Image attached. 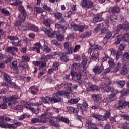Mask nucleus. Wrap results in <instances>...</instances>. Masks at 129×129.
Here are the masks:
<instances>
[{
    "label": "nucleus",
    "instance_id": "f257e3e1",
    "mask_svg": "<svg viewBox=\"0 0 129 129\" xmlns=\"http://www.w3.org/2000/svg\"><path fill=\"white\" fill-rule=\"evenodd\" d=\"M88 60L85 57H82V61L80 63L75 62L72 66L71 75L72 77L76 78L77 80L81 79V76H83L85 79H88L89 73L86 71L87 61Z\"/></svg>",
    "mask_w": 129,
    "mask_h": 129
},
{
    "label": "nucleus",
    "instance_id": "f03ea898",
    "mask_svg": "<svg viewBox=\"0 0 129 129\" xmlns=\"http://www.w3.org/2000/svg\"><path fill=\"white\" fill-rule=\"evenodd\" d=\"M64 96L66 98H69V97H70V92H68L66 91H57L54 93L52 97H55L56 99L57 100L56 103H58L62 101V99L60 97V96Z\"/></svg>",
    "mask_w": 129,
    "mask_h": 129
},
{
    "label": "nucleus",
    "instance_id": "7ed1b4c3",
    "mask_svg": "<svg viewBox=\"0 0 129 129\" xmlns=\"http://www.w3.org/2000/svg\"><path fill=\"white\" fill-rule=\"evenodd\" d=\"M71 28L72 30L74 31V32L82 33V32H84V29H88V26L77 25L75 23L73 22L71 24Z\"/></svg>",
    "mask_w": 129,
    "mask_h": 129
},
{
    "label": "nucleus",
    "instance_id": "20e7f679",
    "mask_svg": "<svg viewBox=\"0 0 129 129\" xmlns=\"http://www.w3.org/2000/svg\"><path fill=\"white\" fill-rule=\"evenodd\" d=\"M18 99H19V98L16 96V95H13L9 98L6 97L5 96L3 97V100L4 103H8V102H9L8 103V106H9L10 107H11L12 106V103H13V104H16V103H18V101H17ZM12 101H13V102L11 103Z\"/></svg>",
    "mask_w": 129,
    "mask_h": 129
},
{
    "label": "nucleus",
    "instance_id": "39448f33",
    "mask_svg": "<svg viewBox=\"0 0 129 129\" xmlns=\"http://www.w3.org/2000/svg\"><path fill=\"white\" fill-rule=\"evenodd\" d=\"M18 11H20L21 14L19 16V19L21 21H25L26 20V17H27V12L24 6L22 4L20 5L18 7Z\"/></svg>",
    "mask_w": 129,
    "mask_h": 129
},
{
    "label": "nucleus",
    "instance_id": "423d86ee",
    "mask_svg": "<svg viewBox=\"0 0 129 129\" xmlns=\"http://www.w3.org/2000/svg\"><path fill=\"white\" fill-rule=\"evenodd\" d=\"M81 6L85 9H91L93 7V2L90 0H82Z\"/></svg>",
    "mask_w": 129,
    "mask_h": 129
},
{
    "label": "nucleus",
    "instance_id": "0eeeda50",
    "mask_svg": "<svg viewBox=\"0 0 129 129\" xmlns=\"http://www.w3.org/2000/svg\"><path fill=\"white\" fill-rule=\"evenodd\" d=\"M52 115H53V113H52L51 109L47 108L45 112L40 116V118L41 119H49L51 118Z\"/></svg>",
    "mask_w": 129,
    "mask_h": 129
},
{
    "label": "nucleus",
    "instance_id": "6e6552de",
    "mask_svg": "<svg viewBox=\"0 0 129 129\" xmlns=\"http://www.w3.org/2000/svg\"><path fill=\"white\" fill-rule=\"evenodd\" d=\"M42 100L43 103H49V101H50V103L52 104H54V103H57L58 100L56 99L55 97H51L48 96H46L45 97L42 98Z\"/></svg>",
    "mask_w": 129,
    "mask_h": 129
},
{
    "label": "nucleus",
    "instance_id": "1a4fd4ad",
    "mask_svg": "<svg viewBox=\"0 0 129 129\" xmlns=\"http://www.w3.org/2000/svg\"><path fill=\"white\" fill-rule=\"evenodd\" d=\"M41 31L44 32L46 35H47L49 38H55V36L57 35V32L54 31L53 32H51V31L47 28H42Z\"/></svg>",
    "mask_w": 129,
    "mask_h": 129
},
{
    "label": "nucleus",
    "instance_id": "9d476101",
    "mask_svg": "<svg viewBox=\"0 0 129 129\" xmlns=\"http://www.w3.org/2000/svg\"><path fill=\"white\" fill-rule=\"evenodd\" d=\"M104 70V66L103 63H102L101 66H96L93 69V71L95 74H100L102 71Z\"/></svg>",
    "mask_w": 129,
    "mask_h": 129
},
{
    "label": "nucleus",
    "instance_id": "9b49d317",
    "mask_svg": "<svg viewBox=\"0 0 129 129\" xmlns=\"http://www.w3.org/2000/svg\"><path fill=\"white\" fill-rule=\"evenodd\" d=\"M55 55H58L60 56V59L62 62L66 63L69 61V57L66 55V54L62 52H55Z\"/></svg>",
    "mask_w": 129,
    "mask_h": 129
},
{
    "label": "nucleus",
    "instance_id": "f8f14e48",
    "mask_svg": "<svg viewBox=\"0 0 129 129\" xmlns=\"http://www.w3.org/2000/svg\"><path fill=\"white\" fill-rule=\"evenodd\" d=\"M6 51L7 53H10L12 56H16V53L19 52V48L16 47H7L6 48Z\"/></svg>",
    "mask_w": 129,
    "mask_h": 129
},
{
    "label": "nucleus",
    "instance_id": "ddd939ff",
    "mask_svg": "<svg viewBox=\"0 0 129 129\" xmlns=\"http://www.w3.org/2000/svg\"><path fill=\"white\" fill-rule=\"evenodd\" d=\"M100 87L103 90H104L106 92H109V91H111V92H113L114 91V88H111L110 86L104 84L102 83L100 85Z\"/></svg>",
    "mask_w": 129,
    "mask_h": 129
},
{
    "label": "nucleus",
    "instance_id": "4468645a",
    "mask_svg": "<svg viewBox=\"0 0 129 129\" xmlns=\"http://www.w3.org/2000/svg\"><path fill=\"white\" fill-rule=\"evenodd\" d=\"M119 106L117 107L118 109H122L125 106H128V103L125 100L121 99L118 101Z\"/></svg>",
    "mask_w": 129,
    "mask_h": 129
},
{
    "label": "nucleus",
    "instance_id": "2eb2a0df",
    "mask_svg": "<svg viewBox=\"0 0 129 129\" xmlns=\"http://www.w3.org/2000/svg\"><path fill=\"white\" fill-rule=\"evenodd\" d=\"M92 98L94 99L95 102L97 103L98 105L100 104V99H101V94H93L92 95Z\"/></svg>",
    "mask_w": 129,
    "mask_h": 129
},
{
    "label": "nucleus",
    "instance_id": "dca6fc26",
    "mask_svg": "<svg viewBox=\"0 0 129 129\" xmlns=\"http://www.w3.org/2000/svg\"><path fill=\"white\" fill-rule=\"evenodd\" d=\"M112 37V32L110 31H108L103 39V43L105 45V44H107V42H108V40L110 39V38Z\"/></svg>",
    "mask_w": 129,
    "mask_h": 129
},
{
    "label": "nucleus",
    "instance_id": "f3484780",
    "mask_svg": "<svg viewBox=\"0 0 129 129\" xmlns=\"http://www.w3.org/2000/svg\"><path fill=\"white\" fill-rule=\"evenodd\" d=\"M35 47H32V51H36L37 53L38 54L40 53V52H41V48H42V45H41V43L40 42H37L35 44Z\"/></svg>",
    "mask_w": 129,
    "mask_h": 129
},
{
    "label": "nucleus",
    "instance_id": "a211bd4d",
    "mask_svg": "<svg viewBox=\"0 0 129 129\" xmlns=\"http://www.w3.org/2000/svg\"><path fill=\"white\" fill-rule=\"evenodd\" d=\"M24 107H25V108H27V109H29V110H31V111H32V112L37 114V109L32 108L31 104H29L28 102L25 103V104L24 105Z\"/></svg>",
    "mask_w": 129,
    "mask_h": 129
},
{
    "label": "nucleus",
    "instance_id": "6ab92c4d",
    "mask_svg": "<svg viewBox=\"0 0 129 129\" xmlns=\"http://www.w3.org/2000/svg\"><path fill=\"white\" fill-rule=\"evenodd\" d=\"M102 49V47L101 45H94L93 47V54H99V51Z\"/></svg>",
    "mask_w": 129,
    "mask_h": 129
},
{
    "label": "nucleus",
    "instance_id": "aec40b11",
    "mask_svg": "<svg viewBox=\"0 0 129 129\" xmlns=\"http://www.w3.org/2000/svg\"><path fill=\"white\" fill-rule=\"evenodd\" d=\"M78 108L81 109L82 111H85L87 110L88 107V104L87 102L84 103V104H79L78 105Z\"/></svg>",
    "mask_w": 129,
    "mask_h": 129
},
{
    "label": "nucleus",
    "instance_id": "412c9836",
    "mask_svg": "<svg viewBox=\"0 0 129 129\" xmlns=\"http://www.w3.org/2000/svg\"><path fill=\"white\" fill-rule=\"evenodd\" d=\"M86 127L87 128V129H98L97 128L96 125L92 123L90 121L87 122L86 124Z\"/></svg>",
    "mask_w": 129,
    "mask_h": 129
},
{
    "label": "nucleus",
    "instance_id": "4be33fe9",
    "mask_svg": "<svg viewBox=\"0 0 129 129\" xmlns=\"http://www.w3.org/2000/svg\"><path fill=\"white\" fill-rule=\"evenodd\" d=\"M29 89L31 94H33V95H36V94H37V92L39 91V88L35 86L30 87Z\"/></svg>",
    "mask_w": 129,
    "mask_h": 129
},
{
    "label": "nucleus",
    "instance_id": "5701e85b",
    "mask_svg": "<svg viewBox=\"0 0 129 129\" xmlns=\"http://www.w3.org/2000/svg\"><path fill=\"white\" fill-rule=\"evenodd\" d=\"M31 122L32 123H37V122H39V123H47V120L34 118L31 119Z\"/></svg>",
    "mask_w": 129,
    "mask_h": 129
},
{
    "label": "nucleus",
    "instance_id": "b1692460",
    "mask_svg": "<svg viewBox=\"0 0 129 129\" xmlns=\"http://www.w3.org/2000/svg\"><path fill=\"white\" fill-rule=\"evenodd\" d=\"M111 54L112 56H116V60H118L119 59V56H121V55L118 52V51H116L113 49H112L111 51Z\"/></svg>",
    "mask_w": 129,
    "mask_h": 129
},
{
    "label": "nucleus",
    "instance_id": "393cba45",
    "mask_svg": "<svg viewBox=\"0 0 129 129\" xmlns=\"http://www.w3.org/2000/svg\"><path fill=\"white\" fill-rule=\"evenodd\" d=\"M55 26V28L58 30H62V31H66V30H67V27L65 25L59 24V23H56Z\"/></svg>",
    "mask_w": 129,
    "mask_h": 129
},
{
    "label": "nucleus",
    "instance_id": "a878e982",
    "mask_svg": "<svg viewBox=\"0 0 129 129\" xmlns=\"http://www.w3.org/2000/svg\"><path fill=\"white\" fill-rule=\"evenodd\" d=\"M91 61H95V62H98L99 61V54L93 53L90 57Z\"/></svg>",
    "mask_w": 129,
    "mask_h": 129
},
{
    "label": "nucleus",
    "instance_id": "bb28decb",
    "mask_svg": "<svg viewBox=\"0 0 129 129\" xmlns=\"http://www.w3.org/2000/svg\"><path fill=\"white\" fill-rule=\"evenodd\" d=\"M122 29H123V26H122V24L118 25L116 26V29L113 31L114 35H117V34L120 32V30H122Z\"/></svg>",
    "mask_w": 129,
    "mask_h": 129
},
{
    "label": "nucleus",
    "instance_id": "cd10ccee",
    "mask_svg": "<svg viewBox=\"0 0 129 129\" xmlns=\"http://www.w3.org/2000/svg\"><path fill=\"white\" fill-rule=\"evenodd\" d=\"M111 12L113 14H119L120 13V8L118 6H114L111 8Z\"/></svg>",
    "mask_w": 129,
    "mask_h": 129
},
{
    "label": "nucleus",
    "instance_id": "c85d7f7f",
    "mask_svg": "<svg viewBox=\"0 0 129 129\" xmlns=\"http://www.w3.org/2000/svg\"><path fill=\"white\" fill-rule=\"evenodd\" d=\"M102 20V17L100 16L99 14H97L93 18V23H97L98 22H101Z\"/></svg>",
    "mask_w": 129,
    "mask_h": 129
},
{
    "label": "nucleus",
    "instance_id": "c756f323",
    "mask_svg": "<svg viewBox=\"0 0 129 129\" xmlns=\"http://www.w3.org/2000/svg\"><path fill=\"white\" fill-rule=\"evenodd\" d=\"M29 29L34 32H39V28L34 24H29L28 25Z\"/></svg>",
    "mask_w": 129,
    "mask_h": 129
},
{
    "label": "nucleus",
    "instance_id": "7c9ffc66",
    "mask_svg": "<svg viewBox=\"0 0 129 129\" xmlns=\"http://www.w3.org/2000/svg\"><path fill=\"white\" fill-rule=\"evenodd\" d=\"M51 55H50L49 54H48L47 55H43L41 57V61H40V62H44L46 63V62L48 61V59H51Z\"/></svg>",
    "mask_w": 129,
    "mask_h": 129
},
{
    "label": "nucleus",
    "instance_id": "2f4dec72",
    "mask_svg": "<svg viewBox=\"0 0 129 129\" xmlns=\"http://www.w3.org/2000/svg\"><path fill=\"white\" fill-rule=\"evenodd\" d=\"M128 72V70H127V67L126 65H124L121 70V74L122 75H126Z\"/></svg>",
    "mask_w": 129,
    "mask_h": 129
},
{
    "label": "nucleus",
    "instance_id": "473e14b6",
    "mask_svg": "<svg viewBox=\"0 0 129 129\" xmlns=\"http://www.w3.org/2000/svg\"><path fill=\"white\" fill-rule=\"evenodd\" d=\"M43 24L46 26L47 28H50L51 27V23H52V20L50 19H47L46 20H45L42 22Z\"/></svg>",
    "mask_w": 129,
    "mask_h": 129
},
{
    "label": "nucleus",
    "instance_id": "72a5a7b5",
    "mask_svg": "<svg viewBox=\"0 0 129 129\" xmlns=\"http://www.w3.org/2000/svg\"><path fill=\"white\" fill-rule=\"evenodd\" d=\"M123 42H129V34H125L124 35L120 34Z\"/></svg>",
    "mask_w": 129,
    "mask_h": 129
},
{
    "label": "nucleus",
    "instance_id": "f704fd0d",
    "mask_svg": "<svg viewBox=\"0 0 129 129\" xmlns=\"http://www.w3.org/2000/svg\"><path fill=\"white\" fill-rule=\"evenodd\" d=\"M13 2H15L12 3H10L11 6H20V5H22L23 4V2L21 1V0H13Z\"/></svg>",
    "mask_w": 129,
    "mask_h": 129
},
{
    "label": "nucleus",
    "instance_id": "c9c22d12",
    "mask_svg": "<svg viewBox=\"0 0 129 129\" xmlns=\"http://www.w3.org/2000/svg\"><path fill=\"white\" fill-rule=\"evenodd\" d=\"M107 100H108V102H109V103H110V102H112V101H114V100H115V94H112L110 95L108 97Z\"/></svg>",
    "mask_w": 129,
    "mask_h": 129
},
{
    "label": "nucleus",
    "instance_id": "e433bc0d",
    "mask_svg": "<svg viewBox=\"0 0 129 129\" xmlns=\"http://www.w3.org/2000/svg\"><path fill=\"white\" fill-rule=\"evenodd\" d=\"M88 88L89 91H95V90H98L99 89L98 87L95 85H91Z\"/></svg>",
    "mask_w": 129,
    "mask_h": 129
},
{
    "label": "nucleus",
    "instance_id": "4c0bfd02",
    "mask_svg": "<svg viewBox=\"0 0 129 129\" xmlns=\"http://www.w3.org/2000/svg\"><path fill=\"white\" fill-rule=\"evenodd\" d=\"M58 120H60V121H62L65 123H69L70 122L69 119H68V118H65L63 116L58 117Z\"/></svg>",
    "mask_w": 129,
    "mask_h": 129
},
{
    "label": "nucleus",
    "instance_id": "58836bf2",
    "mask_svg": "<svg viewBox=\"0 0 129 129\" xmlns=\"http://www.w3.org/2000/svg\"><path fill=\"white\" fill-rule=\"evenodd\" d=\"M4 78L6 80V81H7V82H8V83H11V81H12V77H11V76H10V75H9V74H4Z\"/></svg>",
    "mask_w": 129,
    "mask_h": 129
},
{
    "label": "nucleus",
    "instance_id": "ea45409f",
    "mask_svg": "<svg viewBox=\"0 0 129 129\" xmlns=\"http://www.w3.org/2000/svg\"><path fill=\"white\" fill-rule=\"evenodd\" d=\"M70 111L72 112V113H75L77 114L78 112H79V110L77 108H74L73 107H70Z\"/></svg>",
    "mask_w": 129,
    "mask_h": 129
},
{
    "label": "nucleus",
    "instance_id": "a19ab883",
    "mask_svg": "<svg viewBox=\"0 0 129 129\" xmlns=\"http://www.w3.org/2000/svg\"><path fill=\"white\" fill-rule=\"evenodd\" d=\"M21 59L22 61L24 62V63H28L30 62V57L27 55L22 56Z\"/></svg>",
    "mask_w": 129,
    "mask_h": 129
},
{
    "label": "nucleus",
    "instance_id": "79ce46f5",
    "mask_svg": "<svg viewBox=\"0 0 129 129\" xmlns=\"http://www.w3.org/2000/svg\"><path fill=\"white\" fill-rule=\"evenodd\" d=\"M108 64H109L110 68H113V67H114V65H115L114 63V59L111 58H109L108 60Z\"/></svg>",
    "mask_w": 129,
    "mask_h": 129
},
{
    "label": "nucleus",
    "instance_id": "37998d69",
    "mask_svg": "<svg viewBox=\"0 0 129 129\" xmlns=\"http://www.w3.org/2000/svg\"><path fill=\"white\" fill-rule=\"evenodd\" d=\"M54 16L56 20H61L62 17H63V14L60 12H56Z\"/></svg>",
    "mask_w": 129,
    "mask_h": 129
},
{
    "label": "nucleus",
    "instance_id": "c03bdc74",
    "mask_svg": "<svg viewBox=\"0 0 129 129\" xmlns=\"http://www.w3.org/2000/svg\"><path fill=\"white\" fill-rule=\"evenodd\" d=\"M35 12H36V15L37 14H41V13H43L44 12V10L41 7H35L34 9Z\"/></svg>",
    "mask_w": 129,
    "mask_h": 129
},
{
    "label": "nucleus",
    "instance_id": "a18cd8bd",
    "mask_svg": "<svg viewBox=\"0 0 129 129\" xmlns=\"http://www.w3.org/2000/svg\"><path fill=\"white\" fill-rule=\"evenodd\" d=\"M8 123H6L5 121H0V128H8Z\"/></svg>",
    "mask_w": 129,
    "mask_h": 129
},
{
    "label": "nucleus",
    "instance_id": "49530a36",
    "mask_svg": "<svg viewBox=\"0 0 129 129\" xmlns=\"http://www.w3.org/2000/svg\"><path fill=\"white\" fill-rule=\"evenodd\" d=\"M43 50L44 51V52H45V53H50L51 51V48H50L49 46L46 45H44L43 46Z\"/></svg>",
    "mask_w": 129,
    "mask_h": 129
},
{
    "label": "nucleus",
    "instance_id": "de8ad7c7",
    "mask_svg": "<svg viewBox=\"0 0 129 129\" xmlns=\"http://www.w3.org/2000/svg\"><path fill=\"white\" fill-rule=\"evenodd\" d=\"M124 50V46L122 44L120 45L118 49V52L119 53L120 55L122 56L123 52L122 51Z\"/></svg>",
    "mask_w": 129,
    "mask_h": 129
},
{
    "label": "nucleus",
    "instance_id": "09e8293b",
    "mask_svg": "<svg viewBox=\"0 0 129 129\" xmlns=\"http://www.w3.org/2000/svg\"><path fill=\"white\" fill-rule=\"evenodd\" d=\"M43 9H44V10H45V11L48 12V13H51L53 11L52 10V8H51V7L48 6V5H44L43 7Z\"/></svg>",
    "mask_w": 129,
    "mask_h": 129
},
{
    "label": "nucleus",
    "instance_id": "8fccbe9b",
    "mask_svg": "<svg viewBox=\"0 0 129 129\" xmlns=\"http://www.w3.org/2000/svg\"><path fill=\"white\" fill-rule=\"evenodd\" d=\"M121 35L120 34L117 36V39L115 42V45H118L120 44V42L122 41V38L121 37Z\"/></svg>",
    "mask_w": 129,
    "mask_h": 129
},
{
    "label": "nucleus",
    "instance_id": "3c124183",
    "mask_svg": "<svg viewBox=\"0 0 129 129\" xmlns=\"http://www.w3.org/2000/svg\"><path fill=\"white\" fill-rule=\"evenodd\" d=\"M7 38L10 41H19V37L16 36H9Z\"/></svg>",
    "mask_w": 129,
    "mask_h": 129
},
{
    "label": "nucleus",
    "instance_id": "603ef678",
    "mask_svg": "<svg viewBox=\"0 0 129 129\" xmlns=\"http://www.w3.org/2000/svg\"><path fill=\"white\" fill-rule=\"evenodd\" d=\"M81 48V46L80 45H76L75 47L74 50H73V52L74 53H77V52H79V50H80V48Z\"/></svg>",
    "mask_w": 129,
    "mask_h": 129
},
{
    "label": "nucleus",
    "instance_id": "864d4df0",
    "mask_svg": "<svg viewBox=\"0 0 129 129\" xmlns=\"http://www.w3.org/2000/svg\"><path fill=\"white\" fill-rule=\"evenodd\" d=\"M123 29L127 30L129 29V23L127 21H125L123 24Z\"/></svg>",
    "mask_w": 129,
    "mask_h": 129
},
{
    "label": "nucleus",
    "instance_id": "5fc2aeb1",
    "mask_svg": "<svg viewBox=\"0 0 129 129\" xmlns=\"http://www.w3.org/2000/svg\"><path fill=\"white\" fill-rule=\"evenodd\" d=\"M2 14H4L5 16H9L10 15V11L9 10H6L5 8H3L1 9Z\"/></svg>",
    "mask_w": 129,
    "mask_h": 129
},
{
    "label": "nucleus",
    "instance_id": "6e6d98bb",
    "mask_svg": "<svg viewBox=\"0 0 129 129\" xmlns=\"http://www.w3.org/2000/svg\"><path fill=\"white\" fill-rule=\"evenodd\" d=\"M59 62H55L53 63V66H52V68L53 70L57 71L58 69H59Z\"/></svg>",
    "mask_w": 129,
    "mask_h": 129
},
{
    "label": "nucleus",
    "instance_id": "4d7b16f0",
    "mask_svg": "<svg viewBox=\"0 0 129 129\" xmlns=\"http://www.w3.org/2000/svg\"><path fill=\"white\" fill-rule=\"evenodd\" d=\"M117 83L118 84V86L121 88L123 87V86H124V85H125V82L123 80L118 81L117 82Z\"/></svg>",
    "mask_w": 129,
    "mask_h": 129
},
{
    "label": "nucleus",
    "instance_id": "13d9d810",
    "mask_svg": "<svg viewBox=\"0 0 129 129\" xmlns=\"http://www.w3.org/2000/svg\"><path fill=\"white\" fill-rule=\"evenodd\" d=\"M56 38H57V40H58L59 41H64V40H65V37L61 34H59L58 35L56 34Z\"/></svg>",
    "mask_w": 129,
    "mask_h": 129
},
{
    "label": "nucleus",
    "instance_id": "bf43d9fd",
    "mask_svg": "<svg viewBox=\"0 0 129 129\" xmlns=\"http://www.w3.org/2000/svg\"><path fill=\"white\" fill-rule=\"evenodd\" d=\"M91 35V32H87L85 34H83L82 35V38H89Z\"/></svg>",
    "mask_w": 129,
    "mask_h": 129
},
{
    "label": "nucleus",
    "instance_id": "052dcab7",
    "mask_svg": "<svg viewBox=\"0 0 129 129\" xmlns=\"http://www.w3.org/2000/svg\"><path fill=\"white\" fill-rule=\"evenodd\" d=\"M51 43L52 45H55L56 47H59V46H61V44H60V43H59V42H58L56 40H52L51 41Z\"/></svg>",
    "mask_w": 129,
    "mask_h": 129
},
{
    "label": "nucleus",
    "instance_id": "680f3d73",
    "mask_svg": "<svg viewBox=\"0 0 129 129\" xmlns=\"http://www.w3.org/2000/svg\"><path fill=\"white\" fill-rule=\"evenodd\" d=\"M110 21H113L114 20H116V21H117L118 20V16H117L115 14H113L110 16Z\"/></svg>",
    "mask_w": 129,
    "mask_h": 129
},
{
    "label": "nucleus",
    "instance_id": "e2e57ef3",
    "mask_svg": "<svg viewBox=\"0 0 129 129\" xmlns=\"http://www.w3.org/2000/svg\"><path fill=\"white\" fill-rule=\"evenodd\" d=\"M18 65V61H14L12 62V63L10 65V67L11 68H16Z\"/></svg>",
    "mask_w": 129,
    "mask_h": 129
},
{
    "label": "nucleus",
    "instance_id": "0e129e2a",
    "mask_svg": "<svg viewBox=\"0 0 129 129\" xmlns=\"http://www.w3.org/2000/svg\"><path fill=\"white\" fill-rule=\"evenodd\" d=\"M71 45L72 44L71 43V42H67L63 43L64 49H68L69 48H70V47H72Z\"/></svg>",
    "mask_w": 129,
    "mask_h": 129
},
{
    "label": "nucleus",
    "instance_id": "69168bd1",
    "mask_svg": "<svg viewBox=\"0 0 129 129\" xmlns=\"http://www.w3.org/2000/svg\"><path fill=\"white\" fill-rule=\"evenodd\" d=\"M24 21L21 20V19H20V20L19 21H17L15 23V27H18V28H19V27L22 26V23H23V22H24Z\"/></svg>",
    "mask_w": 129,
    "mask_h": 129
},
{
    "label": "nucleus",
    "instance_id": "338daca9",
    "mask_svg": "<svg viewBox=\"0 0 129 129\" xmlns=\"http://www.w3.org/2000/svg\"><path fill=\"white\" fill-rule=\"evenodd\" d=\"M74 58L75 61H76V62H79V61L81 60V57H80V55L78 54L75 55Z\"/></svg>",
    "mask_w": 129,
    "mask_h": 129
},
{
    "label": "nucleus",
    "instance_id": "774afa93",
    "mask_svg": "<svg viewBox=\"0 0 129 129\" xmlns=\"http://www.w3.org/2000/svg\"><path fill=\"white\" fill-rule=\"evenodd\" d=\"M7 128H14L17 129V126L15 125V124H7Z\"/></svg>",
    "mask_w": 129,
    "mask_h": 129
}]
</instances>
